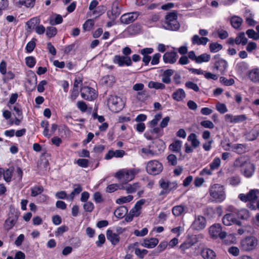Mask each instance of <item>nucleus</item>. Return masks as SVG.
<instances>
[{
	"label": "nucleus",
	"mask_w": 259,
	"mask_h": 259,
	"mask_svg": "<svg viewBox=\"0 0 259 259\" xmlns=\"http://www.w3.org/2000/svg\"><path fill=\"white\" fill-rule=\"evenodd\" d=\"M19 217V211L14 208H11L8 218L4 224V228L7 231L11 230L16 224Z\"/></svg>",
	"instance_id": "nucleus-3"
},
{
	"label": "nucleus",
	"mask_w": 259,
	"mask_h": 259,
	"mask_svg": "<svg viewBox=\"0 0 259 259\" xmlns=\"http://www.w3.org/2000/svg\"><path fill=\"white\" fill-rule=\"evenodd\" d=\"M225 189L224 186L219 184L211 186L209 192L212 201L218 203L223 201L226 198Z\"/></svg>",
	"instance_id": "nucleus-2"
},
{
	"label": "nucleus",
	"mask_w": 259,
	"mask_h": 259,
	"mask_svg": "<svg viewBox=\"0 0 259 259\" xmlns=\"http://www.w3.org/2000/svg\"><path fill=\"white\" fill-rule=\"evenodd\" d=\"M146 169L148 174L156 176L159 175L163 170L162 164L156 160H151L147 163Z\"/></svg>",
	"instance_id": "nucleus-4"
},
{
	"label": "nucleus",
	"mask_w": 259,
	"mask_h": 259,
	"mask_svg": "<svg viewBox=\"0 0 259 259\" xmlns=\"http://www.w3.org/2000/svg\"><path fill=\"white\" fill-rule=\"evenodd\" d=\"M158 243V240L155 238H151L150 239H145L141 244L142 246L148 248H152L155 247Z\"/></svg>",
	"instance_id": "nucleus-21"
},
{
	"label": "nucleus",
	"mask_w": 259,
	"mask_h": 259,
	"mask_svg": "<svg viewBox=\"0 0 259 259\" xmlns=\"http://www.w3.org/2000/svg\"><path fill=\"white\" fill-rule=\"evenodd\" d=\"M35 40V39H32L27 44L25 49L28 53H31L34 49L36 45Z\"/></svg>",
	"instance_id": "nucleus-55"
},
{
	"label": "nucleus",
	"mask_w": 259,
	"mask_h": 259,
	"mask_svg": "<svg viewBox=\"0 0 259 259\" xmlns=\"http://www.w3.org/2000/svg\"><path fill=\"white\" fill-rule=\"evenodd\" d=\"M127 212V209L124 206H121L118 207L114 211V215L118 218H122Z\"/></svg>",
	"instance_id": "nucleus-33"
},
{
	"label": "nucleus",
	"mask_w": 259,
	"mask_h": 259,
	"mask_svg": "<svg viewBox=\"0 0 259 259\" xmlns=\"http://www.w3.org/2000/svg\"><path fill=\"white\" fill-rule=\"evenodd\" d=\"M112 14L115 17L118 16L121 13V10L119 4L115 2L112 4Z\"/></svg>",
	"instance_id": "nucleus-42"
},
{
	"label": "nucleus",
	"mask_w": 259,
	"mask_h": 259,
	"mask_svg": "<svg viewBox=\"0 0 259 259\" xmlns=\"http://www.w3.org/2000/svg\"><path fill=\"white\" fill-rule=\"evenodd\" d=\"M209 233L212 238H220L223 240L227 237V233L222 231L221 225L219 224H215L209 228Z\"/></svg>",
	"instance_id": "nucleus-7"
},
{
	"label": "nucleus",
	"mask_w": 259,
	"mask_h": 259,
	"mask_svg": "<svg viewBox=\"0 0 259 259\" xmlns=\"http://www.w3.org/2000/svg\"><path fill=\"white\" fill-rule=\"evenodd\" d=\"M113 62L119 67L123 66H131L132 65L131 58L128 56L115 55L113 58Z\"/></svg>",
	"instance_id": "nucleus-9"
},
{
	"label": "nucleus",
	"mask_w": 259,
	"mask_h": 259,
	"mask_svg": "<svg viewBox=\"0 0 259 259\" xmlns=\"http://www.w3.org/2000/svg\"><path fill=\"white\" fill-rule=\"evenodd\" d=\"M215 106L217 110L221 114H224L228 111L227 108L224 104L218 103Z\"/></svg>",
	"instance_id": "nucleus-59"
},
{
	"label": "nucleus",
	"mask_w": 259,
	"mask_h": 259,
	"mask_svg": "<svg viewBox=\"0 0 259 259\" xmlns=\"http://www.w3.org/2000/svg\"><path fill=\"white\" fill-rule=\"evenodd\" d=\"M228 252L233 256H237L240 253L239 249L236 246L230 247L228 249Z\"/></svg>",
	"instance_id": "nucleus-63"
},
{
	"label": "nucleus",
	"mask_w": 259,
	"mask_h": 259,
	"mask_svg": "<svg viewBox=\"0 0 259 259\" xmlns=\"http://www.w3.org/2000/svg\"><path fill=\"white\" fill-rule=\"evenodd\" d=\"M108 104L110 109L115 113L120 111L124 105L122 99L116 96H111L108 100Z\"/></svg>",
	"instance_id": "nucleus-5"
},
{
	"label": "nucleus",
	"mask_w": 259,
	"mask_h": 259,
	"mask_svg": "<svg viewBox=\"0 0 259 259\" xmlns=\"http://www.w3.org/2000/svg\"><path fill=\"white\" fill-rule=\"evenodd\" d=\"M177 13L176 11L169 12L165 15L162 23V27L171 31H177L180 28V25L178 21Z\"/></svg>",
	"instance_id": "nucleus-1"
},
{
	"label": "nucleus",
	"mask_w": 259,
	"mask_h": 259,
	"mask_svg": "<svg viewBox=\"0 0 259 259\" xmlns=\"http://www.w3.org/2000/svg\"><path fill=\"white\" fill-rule=\"evenodd\" d=\"M162 118V114L158 113L156 114L154 116V118L149 122V124L151 127H153L156 126L158 123V122Z\"/></svg>",
	"instance_id": "nucleus-49"
},
{
	"label": "nucleus",
	"mask_w": 259,
	"mask_h": 259,
	"mask_svg": "<svg viewBox=\"0 0 259 259\" xmlns=\"http://www.w3.org/2000/svg\"><path fill=\"white\" fill-rule=\"evenodd\" d=\"M232 150L239 154L245 153L248 150V147L245 144H235L232 147Z\"/></svg>",
	"instance_id": "nucleus-17"
},
{
	"label": "nucleus",
	"mask_w": 259,
	"mask_h": 259,
	"mask_svg": "<svg viewBox=\"0 0 259 259\" xmlns=\"http://www.w3.org/2000/svg\"><path fill=\"white\" fill-rule=\"evenodd\" d=\"M172 97L177 101H181L185 98L186 94L183 89H179L172 94Z\"/></svg>",
	"instance_id": "nucleus-27"
},
{
	"label": "nucleus",
	"mask_w": 259,
	"mask_h": 259,
	"mask_svg": "<svg viewBox=\"0 0 259 259\" xmlns=\"http://www.w3.org/2000/svg\"><path fill=\"white\" fill-rule=\"evenodd\" d=\"M255 167L250 162L246 163V165L241 169V174L246 178H249L254 174Z\"/></svg>",
	"instance_id": "nucleus-14"
},
{
	"label": "nucleus",
	"mask_w": 259,
	"mask_h": 259,
	"mask_svg": "<svg viewBox=\"0 0 259 259\" xmlns=\"http://www.w3.org/2000/svg\"><path fill=\"white\" fill-rule=\"evenodd\" d=\"M121 185L113 184L108 185L106 188V191L108 193H112L117 190L121 189Z\"/></svg>",
	"instance_id": "nucleus-50"
},
{
	"label": "nucleus",
	"mask_w": 259,
	"mask_h": 259,
	"mask_svg": "<svg viewBox=\"0 0 259 259\" xmlns=\"http://www.w3.org/2000/svg\"><path fill=\"white\" fill-rule=\"evenodd\" d=\"M115 81V77L112 75H106L101 79L102 84L107 87H111Z\"/></svg>",
	"instance_id": "nucleus-28"
},
{
	"label": "nucleus",
	"mask_w": 259,
	"mask_h": 259,
	"mask_svg": "<svg viewBox=\"0 0 259 259\" xmlns=\"http://www.w3.org/2000/svg\"><path fill=\"white\" fill-rule=\"evenodd\" d=\"M259 135V126H255V128L248 133L246 138L248 141H253L256 139Z\"/></svg>",
	"instance_id": "nucleus-30"
},
{
	"label": "nucleus",
	"mask_w": 259,
	"mask_h": 259,
	"mask_svg": "<svg viewBox=\"0 0 259 259\" xmlns=\"http://www.w3.org/2000/svg\"><path fill=\"white\" fill-rule=\"evenodd\" d=\"M240 182V178L239 176H233L229 179V184L234 186L239 185Z\"/></svg>",
	"instance_id": "nucleus-57"
},
{
	"label": "nucleus",
	"mask_w": 259,
	"mask_h": 259,
	"mask_svg": "<svg viewBox=\"0 0 259 259\" xmlns=\"http://www.w3.org/2000/svg\"><path fill=\"white\" fill-rule=\"evenodd\" d=\"M188 141L191 142L192 147L194 148H197L200 145V141L197 139L195 134L191 133L187 139Z\"/></svg>",
	"instance_id": "nucleus-29"
},
{
	"label": "nucleus",
	"mask_w": 259,
	"mask_h": 259,
	"mask_svg": "<svg viewBox=\"0 0 259 259\" xmlns=\"http://www.w3.org/2000/svg\"><path fill=\"white\" fill-rule=\"evenodd\" d=\"M138 171L136 169H122L116 173V177L121 181L128 182L132 181L135 178V175Z\"/></svg>",
	"instance_id": "nucleus-6"
},
{
	"label": "nucleus",
	"mask_w": 259,
	"mask_h": 259,
	"mask_svg": "<svg viewBox=\"0 0 259 259\" xmlns=\"http://www.w3.org/2000/svg\"><path fill=\"white\" fill-rule=\"evenodd\" d=\"M35 0H19L21 5L25 6L27 8H32L35 4Z\"/></svg>",
	"instance_id": "nucleus-56"
},
{
	"label": "nucleus",
	"mask_w": 259,
	"mask_h": 259,
	"mask_svg": "<svg viewBox=\"0 0 259 259\" xmlns=\"http://www.w3.org/2000/svg\"><path fill=\"white\" fill-rule=\"evenodd\" d=\"M186 207L182 205H177L173 207L172 213L176 217H179L182 214Z\"/></svg>",
	"instance_id": "nucleus-34"
},
{
	"label": "nucleus",
	"mask_w": 259,
	"mask_h": 259,
	"mask_svg": "<svg viewBox=\"0 0 259 259\" xmlns=\"http://www.w3.org/2000/svg\"><path fill=\"white\" fill-rule=\"evenodd\" d=\"M148 86L150 89H155L156 90H163L165 87V85L162 83L153 81L149 82Z\"/></svg>",
	"instance_id": "nucleus-39"
},
{
	"label": "nucleus",
	"mask_w": 259,
	"mask_h": 259,
	"mask_svg": "<svg viewBox=\"0 0 259 259\" xmlns=\"http://www.w3.org/2000/svg\"><path fill=\"white\" fill-rule=\"evenodd\" d=\"M57 33V29L54 27H48L47 28L46 35L49 37H52L55 36Z\"/></svg>",
	"instance_id": "nucleus-60"
},
{
	"label": "nucleus",
	"mask_w": 259,
	"mask_h": 259,
	"mask_svg": "<svg viewBox=\"0 0 259 259\" xmlns=\"http://www.w3.org/2000/svg\"><path fill=\"white\" fill-rule=\"evenodd\" d=\"M206 225V220L204 217L199 215L193 222L192 227L197 230H200L204 229Z\"/></svg>",
	"instance_id": "nucleus-15"
},
{
	"label": "nucleus",
	"mask_w": 259,
	"mask_h": 259,
	"mask_svg": "<svg viewBox=\"0 0 259 259\" xmlns=\"http://www.w3.org/2000/svg\"><path fill=\"white\" fill-rule=\"evenodd\" d=\"M185 85L187 88L193 90L195 92H198L199 91V88L197 84L192 81L186 82Z\"/></svg>",
	"instance_id": "nucleus-61"
},
{
	"label": "nucleus",
	"mask_w": 259,
	"mask_h": 259,
	"mask_svg": "<svg viewBox=\"0 0 259 259\" xmlns=\"http://www.w3.org/2000/svg\"><path fill=\"white\" fill-rule=\"evenodd\" d=\"M94 24L95 21L94 19H88L83 24L82 28L84 31H89L93 28Z\"/></svg>",
	"instance_id": "nucleus-41"
},
{
	"label": "nucleus",
	"mask_w": 259,
	"mask_h": 259,
	"mask_svg": "<svg viewBox=\"0 0 259 259\" xmlns=\"http://www.w3.org/2000/svg\"><path fill=\"white\" fill-rule=\"evenodd\" d=\"M178 55L175 52H166L163 56V59L165 63L174 64L177 60Z\"/></svg>",
	"instance_id": "nucleus-16"
},
{
	"label": "nucleus",
	"mask_w": 259,
	"mask_h": 259,
	"mask_svg": "<svg viewBox=\"0 0 259 259\" xmlns=\"http://www.w3.org/2000/svg\"><path fill=\"white\" fill-rule=\"evenodd\" d=\"M1 173H3L4 179L7 182H11L12 175V170L7 169L4 170L3 168H0V174Z\"/></svg>",
	"instance_id": "nucleus-40"
},
{
	"label": "nucleus",
	"mask_w": 259,
	"mask_h": 259,
	"mask_svg": "<svg viewBox=\"0 0 259 259\" xmlns=\"http://www.w3.org/2000/svg\"><path fill=\"white\" fill-rule=\"evenodd\" d=\"M242 22V19L240 17L234 16L231 19V23L234 28L237 29L240 27Z\"/></svg>",
	"instance_id": "nucleus-36"
},
{
	"label": "nucleus",
	"mask_w": 259,
	"mask_h": 259,
	"mask_svg": "<svg viewBox=\"0 0 259 259\" xmlns=\"http://www.w3.org/2000/svg\"><path fill=\"white\" fill-rule=\"evenodd\" d=\"M81 96L84 99L89 101H92L97 97L95 90L89 87H84L81 89Z\"/></svg>",
	"instance_id": "nucleus-11"
},
{
	"label": "nucleus",
	"mask_w": 259,
	"mask_h": 259,
	"mask_svg": "<svg viewBox=\"0 0 259 259\" xmlns=\"http://www.w3.org/2000/svg\"><path fill=\"white\" fill-rule=\"evenodd\" d=\"M182 142L180 140H175L169 146L170 150L174 152L180 153L181 150Z\"/></svg>",
	"instance_id": "nucleus-26"
},
{
	"label": "nucleus",
	"mask_w": 259,
	"mask_h": 259,
	"mask_svg": "<svg viewBox=\"0 0 259 259\" xmlns=\"http://www.w3.org/2000/svg\"><path fill=\"white\" fill-rule=\"evenodd\" d=\"M133 199L132 195H128L127 196L119 198L116 200V203L118 204H123L131 201Z\"/></svg>",
	"instance_id": "nucleus-53"
},
{
	"label": "nucleus",
	"mask_w": 259,
	"mask_h": 259,
	"mask_svg": "<svg viewBox=\"0 0 259 259\" xmlns=\"http://www.w3.org/2000/svg\"><path fill=\"white\" fill-rule=\"evenodd\" d=\"M139 187V183H135L133 185L131 184L121 185V189L125 190L127 193H133L135 192Z\"/></svg>",
	"instance_id": "nucleus-24"
},
{
	"label": "nucleus",
	"mask_w": 259,
	"mask_h": 259,
	"mask_svg": "<svg viewBox=\"0 0 259 259\" xmlns=\"http://www.w3.org/2000/svg\"><path fill=\"white\" fill-rule=\"evenodd\" d=\"M210 59V56L206 53L202 54L197 57L196 63L200 64L203 62H208Z\"/></svg>",
	"instance_id": "nucleus-43"
},
{
	"label": "nucleus",
	"mask_w": 259,
	"mask_h": 259,
	"mask_svg": "<svg viewBox=\"0 0 259 259\" xmlns=\"http://www.w3.org/2000/svg\"><path fill=\"white\" fill-rule=\"evenodd\" d=\"M140 14V13L139 12L125 13L121 15L120 21L122 24H128L135 21Z\"/></svg>",
	"instance_id": "nucleus-10"
},
{
	"label": "nucleus",
	"mask_w": 259,
	"mask_h": 259,
	"mask_svg": "<svg viewBox=\"0 0 259 259\" xmlns=\"http://www.w3.org/2000/svg\"><path fill=\"white\" fill-rule=\"evenodd\" d=\"M221 160L219 157H215L213 160L212 162L210 164V167L211 169L214 170L217 169L220 165Z\"/></svg>",
	"instance_id": "nucleus-58"
},
{
	"label": "nucleus",
	"mask_w": 259,
	"mask_h": 259,
	"mask_svg": "<svg viewBox=\"0 0 259 259\" xmlns=\"http://www.w3.org/2000/svg\"><path fill=\"white\" fill-rule=\"evenodd\" d=\"M54 16L55 17L54 19H53L52 17L50 21V23L52 25L59 24L62 22L63 18L61 15L59 14H55Z\"/></svg>",
	"instance_id": "nucleus-54"
},
{
	"label": "nucleus",
	"mask_w": 259,
	"mask_h": 259,
	"mask_svg": "<svg viewBox=\"0 0 259 259\" xmlns=\"http://www.w3.org/2000/svg\"><path fill=\"white\" fill-rule=\"evenodd\" d=\"M107 239L110 241L113 245H117L119 242V237L118 234L113 233L112 230H108L106 232Z\"/></svg>",
	"instance_id": "nucleus-19"
},
{
	"label": "nucleus",
	"mask_w": 259,
	"mask_h": 259,
	"mask_svg": "<svg viewBox=\"0 0 259 259\" xmlns=\"http://www.w3.org/2000/svg\"><path fill=\"white\" fill-rule=\"evenodd\" d=\"M201 254L204 259H215L216 256L214 251L207 248L202 249Z\"/></svg>",
	"instance_id": "nucleus-22"
},
{
	"label": "nucleus",
	"mask_w": 259,
	"mask_h": 259,
	"mask_svg": "<svg viewBox=\"0 0 259 259\" xmlns=\"http://www.w3.org/2000/svg\"><path fill=\"white\" fill-rule=\"evenodd\" d=\"M249 161H247L245 158L243 157H240L236 158L234 162V166L235 167H242L246 165V163H248Z\"/></svg>",
	"instance_id": "nucleus-35"
},
{
	"label": "nucleus",
	"mask_w": 259,
	"mask_h": 259,
	"mask_svg": "<svg viewBox=\"0 0 259 259\" xmlns=\"http://www.w3.org/2000/svg\"><path fill=\"white\" fill-rule=\"evenodd\" d=\"M193 45H197L198 46H205L209 41V39L206 37H199L198 35L195 34L191 38Z\"/></svg>",
	"instance_id": "nucleus-18"
},
{
	"label": "nucleus",
	"mask_w": 259,
	"mask_h": 259,
	"mask_svg": "<svg viewBox=\"0 0 259 259\" xmlns=\"http://www.w3.org/2000/svg\"><path fill=\"white\" fill-rule=\"evenodd\" d=\"M247 41L248 39L246 37L244 32H241L237 34L236 37V44L237 45L245 46L247 44Z\"/></svg>",
	"instance_id": "nucleus-25"
},
{
	"label": "nucleus",
	"mask_w": 259,
	"mask_h": 259,
	"mask_svg": "<svg viewBox=\"0 0 259 259\" xmlns=\"http://www.w3.org/2000/svg\"><path fill=\"white\" fill-rule=\"evenodd\" d=\"M248 201L255 202L259 196V190L258 189H252L248 193Z\"/></svg>",
	"instance_id": "nucleus-31"
},
{
	"label": "nucleus",
	"mask_w": 259,
	"mask_h": 259,
	"mask_svg": "<svg viewBox=\"0 0 259 259\" xmlns=\"http://www.w3.org/2000/svg\"><path fill=\"white\" fill-rule=\"evenodd\" d=\"M220 80L221 83L227 86H230L234 83V80L233 78L228 79L224 77H221Z\"/></svg>",
	"instance_id": "nucleus-62"
},
{
	"label": "nucleus",
	"mask_w": 259,
	"mask_h": 259,
	"mask_svg": "<svg viewBox=\"0 0 259 259\" xmlns=\"http://www.w3.org/2000/svg\"><path fill=\"white\" fill-rule=\"evenodd\" d=\"M159 19V15L157 14H153L146 21V25L149 27H151L153 23L156 22Z\"/></svg>",
	"instance_id": "nucleus-46"
},
{
	"label": "nucleus",
	"mask_w": 259,
	"mask_h": 259,
	"mask_svg": "<svg viewBox=\"0 0 259 259\" xmlns=\"http://www.w3.org/2000/svg\"><path fill=\"white\" fill-rule=\"evenodd\" d=\"M148 252V250L145 249H140L139 248H136L135 250V254L140 258H143Z\"/></svg>",
	"instance_id": "nucleus-51"
},
{
	"label": "nucleus",
	"mask_w": 259,
	"mask_h": 259,
	"mask_svg": "<svg viewBox=\"0 0 259 259\" xmlns=\"http://www.w3.org/2000/svg\"><path fill=\"white\" fill-rule=\"evenodd\" d=\"M227 66V62L222 59H219L214 64V68L222 74L225 72Z\"/></svg>",
	"instance_id": "nucleus-20"
},
{
	"label": "nucleus",
	"mask_w": 259,
	"mask_h": 259,
	"mask_svg": "<svg viewBox=\"0 0 259 259\" xmlns=\"http://www.w3.org/2000/svg\"><path fill=\"white\" fill-rule=\"evenodd\" d=\"M73 191L68 196V199L71 201L73 200L75 195L79 194L82 190V188L79 184L73 185Z\"/></svg>",
	"instance_id": "nucleus-32"
},
{
	"label": "nucleus",
	"mask_w": 259,
	"mask_h": 259,
	"mask_svg": "<svg viewBox=\"0 0 259 259\" xmlns=\"http://www.w3.org/2000/svg\"><path fill=\"white\" fill-rule=\"evenodd\" d=\"M248 77L254 83L259 82V68H255L251 70L248 73Z\"/></svg>",
	"instance_id": "nucleus-23"
},
{
	"label": "nucleus",
	"mask_w": 259,
	"mask_h": 259,
	"mask_svg": "<svg viewBox=\"0 0 259 259\" xmlns=\"http://www.w3.org/2000/svg\"><path fill=\"white\" fill-rule=\"evenodd\" d=\"M238 218L242 220H247L249 217V212L246 209H241L236 212Z\"/></svg>",
	"instance_id": "nucleus-38"
},
{
	"label": "nucleus",
	"mask_w": 259,
	"mask_h": 259,
	"mask_svg": "<svg viewBox=\"0 0 259 259\" xmlns=\"http://www.w3.org/2000/svg\"><path fill=\"white\" fill-rule=\"evenodd\" d=\"M246 34L247 35L248 37L250 38H252L254 40H258L259 39V33L255 32L252 29H248Z\"/></svg>",
	"instance_id": "nucleus-48"
},
{
	"label": "nucleus",
	"mask_w": 259,
	"mask_h": 259,
	"mask_svg": "<svg viewBox=\"0 0 259 259\" xmlns=\"http://www.w3.org/2000/svg\"><path fill=\"white\" fill-rule=\"evenodd\" d=\"M40 23V20L37 17H34L27 22L26 25L28 29H32L37 26Z\"/></svg>",
	"instance_id": "nucleus-37"
},
{
	"label": "nucleus",
	"mask_w": 259,
	"mask_h": 259,
	"mask_svg": "<svg viewBox=\"0 0 259 259\" xmlns=\"http://www.w3.org/2000/svg\"><path fill=\"white\" fill-rule=\"evenodd\" d=\"M26 64L30 68L33 67L35 64V58L32 56L27 57L25 59Z\"/></svg>",
	"instance_id": "nucleus-64"
},
{
	"label": "nucleus",
	"mask_w": 259,
	"mask_h": 259,
	"mask_svg": "<svg viewBox=\"0 0 259 259\" xmlns=\"http://www.w3.org/2000/svg\"><path fill=\"white\" fill-rule=\"evenodd\" d=\"M141 152L148 158H150L156 154V153L149 148H143L141 149Z\"/></svg>",
	"instance_id": "nucleus-52"
},
{
	"label": "nucleus",
	"mask_w": 259,
	"mask_h": 259,
	"mask_svg": "<svg viewBox=\"0 0 259 259\" xmlns=\"http://www.w3.org/2000/svg\"><path fill=\"white\" fill-rule=\"evenodd\" d=\"M222 222L225 226H231L232 224H236L238 226H241V223L237 220L231 213L226 214L222 219Z\"/></svg>",
	"instance_id": "nucleus-12"
},
{
	"label": "nucleus",
	"mask_w": 259,
	"mask_h": 259,
	"mask_svg": "<svg viewBox=\"0 0 259 259\" xmlns=\"http://www.w3.org/2000/svg\"><path fill=\"white\" fill-rule=\"evenodd\" d=\"M159 184L161 188L169 192L177 187V183L176 182H171L163 179L159 181Z\"/></svg>",
	"instance_id": "nucleus-13"
},
{
	"label": "nucleus",
	"mask_w": 259,
	"mask_h": 259,
	"mask_svg": "<svg viewBox=\"0 0 259 259\" xmlns=\"http://www.w3.org/2000/svg\"><path fill=\"white\" fill-rule=\"evenodd\" d=\"M146 200L142 199L136 202L134 207L132 209V212L136 213H140V210L141 209L142 206L145 204Z\"/></svg>",
	"instance_id": "nucleus-44"
},
{
	"label": "nucleus",
	"mask_w": 259,
	"mask_h": 259,
	"mask_svg": "<svg viewBox=\"0 0 259 259\" xmlns=\"http://www.w3.org/2000/svg\"><path fill=\"white\" fill-rule=\"evenodd\" d=\"M44 191V188L42 186H35L31 188V196L32 197H35L38 194L41 193Z\"/></svg>",
	"instance_id": "nucleus-47"
},
{
	"label": "nucleus",
	"mask_w": 259,
	"mask_h": 259,
	"mask_svg": "<svg viewBox=\"0 0 259 259\" xmlns=\"http://www.w3.org/2000/svg\"><path fill=\"white\" fill-rule=\"evenodd\" d=\"M223 46L218 42H213L209 44L210 51L212 53H216L222 50Z\"/></svg>",
	"instance_id": "nucleus-45"
},
{
	"label": "nucleus",
	"mask_w": 259,
	"mask_h": 259,
	"mask_svg": "<svg viewBox=\"0 0 259 259\" xmlns=\"http://www.w3.org/2000/svg\"><path fill=\"white\" fill-rule=\"evenodd\" d=\"M257 245V239L253 236L248 237L241 241V247L245 251L254 249Z\"/></svg>",
	"instance_id": "nucleus-8"
}]
</instances>
